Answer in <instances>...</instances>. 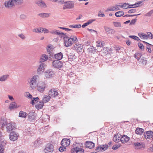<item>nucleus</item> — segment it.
I'll list each match as a JSON object with an SVG mask.
<instances>
[{"label": "nucleus", "mask_w": 153, "mask_h": 153, "mask_svg": "<svg viewBox=\"0 0 153 153\" xmlns=\"http://www.w3.org/2000/svg\"><path fill=\"white\" fill-rule=\"evenodd\" d=\"M94 21V20L92 19L89 20L87 22L83 24L82 26V27L83 28L85 27L93 22Z\"/></svg>", "instance_id": "ea45409f"}, {"label": "nucleus", "mask_w": 153, "mask_h": 153, "mask_svg": "<svg viewBox=\"0 0 153 153\" xmlns=\"http://www.w3.org/2000/svg\"><path fill=\"white\" fill-rule=\"evenodd\" d=\"M69 27L70 28H79L81 27V25L79 24L76 25H73L69 26Z\"/></svg>", "instance_id": "79ce46f5"}, {"label": "nucleus", "mask_w": 153, "mask_h": 153, "mask_svg": "<svg viewBox=\"0 0 153 153\" xmlns=\"http://www.w3.org/2000/svg\"><path fill=\"white\" fill-rule=\"evenodd\" d=\"M139 61L142 66L145 65L147 62L146 58L144 57H142L141 58L139 59Z\"/></svg>", "instance_id": "393cba45"}, {"label": "nucleus", "mask_w": 153, "mask_h": 153, "mask_svg": "<svg viewBox=\"0 0 153 153\" xmlns=\"http://www.w3.org/2000/svg\"><path fill=\"white\" fill-rule=\"evenodd\" d=\"M53 66L54 68H61L63 64L61 61L59 60H55L52 62Z\"/></svg>", "instance_id": "1a4fd4ad"}, {"label": "nucleus", "mask_w": 153, "mask_h": 153, "mask_svg": "<svg viewBox=\"0 0 153 153\" xmlns=\"http://www.w3.org/2000/svg\"><path fill=\"white\" fill-rule=\"evenodd\" d=\"M19 137V134L14 131L11 132L9 135L10 139L13 141L16 140L18 139Z\"/></svg>", "instance_id": "0eeeda50"}, {"label": "nucleus", "mask_w": 153, "mask_h": 153, "mask_svg": "<svg viewBox=\"0 0 153 153\" xmlns=\"http://www.w3.org/2000/svg\"><path fill=\"white\" fill-rule=\"evenodd\" d=\"M134 145L136 149H140L141 147V144L139 143H135L134 144Z\"/></svg>", "instance_id": "c03bdc74"}, {"label": "nucleus", "mask_w": 153, "mask_h": 153, "mask_svg": "<svg viewBox=\"0 0 153 153\" xmlns=\"http://www.w3.org/2000/svg\"><path fill=\"white\" fill-rule=\"evenodd\" d=\"M146 36H147V39H148V38H149L150 39H152L153 38V35L150 32H147Z\"/></svg>", "instance_id": "09e8293b"}, {"label": "nucleus", "mask_w": 153, "mask_h": 153, "mask_svg": "<svg viewBox=\"0 0 153 153\" xmlns=\"http://www.w3.org/2000/svg\"><path fill=\"white\" fill-rule=\"evenodd\" d=\"M42 27H40L39 28H36L33 29L32 30L33 31L36 33H42Z\"/></svg>", "instance_id": "de8ad7c7"}, {"label": "nucleus", "mask_w": 153, "mask_h": 153, "mask_svg": "<svg viewBox=\"0 0 153 153\" xmlns=\"http://www.w3.org/2000/svg\"><path fill=\"white\" fill-rule=\"evenodd\" d=\"M6 141L4 140L1 142V144H0V145H1V146H2L4 148V147L6 144Z\"/></svg>", "instance_id": "13d9d810"}, {"label": "nucleus", "mask_w": 153, "mask_h": 153, "mask_svg": "<svg viewBox=\"0 0 153 153\" xmlns=\"http://www.w3.org/2000/svg\"><path fill=\"white\" fill-rule=\"evenodd\" d=\"M42 33L44 32V33H46L49 32L48 30L45 28H43L42 27Z\"/></svg>", "instance_id": "0e129e2a"}, {"label": "nucleus", "mask_w": 153, "mask_h": 153, "mask_svg": "<svg viewBox=\"0 0 153 153\" xmlns=\"http://www.w3.org/2000/svg\"><path fill=\"white\" fill-rule=\"evenodd\" d=\"M88 51L91 53H94L96 52L97 49L95 48L93 46H91L89 48H88Z\"/></svg>", "instance_id": "58836bf2"}, {"label": "nucleus", "mask_w": 153, "mask_h": 153, "mask_svg": "<svg viewBox=\"0 0 153 153\" xmlns=\"http://www.w3.org/2000/svg\"><path fill=\"white\" fill-rule=\"evenodd\" d=\"M51 98V97L49 94L45 95L43 97L42 101L44 103H46L49 101Z\"/></svg>", "instance_id": "b1692460"}, {"label": "nucleus", "mask_w": 153, "mask_h": 153, "mask_svg": "<svg viewBox=\"0 0 153 153\" xmlns=\"http://www.w3.org/2000/svg\"><path fill=\"white\" fill-rule=\"evenodd\" d=\"M48 59V56L45 54L42 55L40 57L39 62H42L46 61Z\"/></svg>", "instance_id": "bb28decb"}, {"label": "nucleus", "mask_w": 153, "mask_h": 153, "mask_svg": "<svg viewBox=\"0 0 153 153\" xmlns=\"http://www.w3.org/2000/svg\"><path fill=\"white\" fill-rule=\"evenodd\" d=\"M19 107L17 106L16 103L15 102H12L10 104L9 108L10 110Z\"/></svg>", "instance_id": "c85d7f7f"}, {"label": "nucleus", "mask_w": 153, "mask_h": 153, "mask_svg": "<svg viewBox=\"0 0 153 153\" xmlns=\"http://www.w3.org/2000/svg\"><path fill=\"white\" fill-rule=\"evenodd\" d=\"M51 46L52 45H48L47 47V51L49 53L51 52Z\"/></svg>", "instance_id": "5fc2aeb1"}, {"label": "nucleus", "mask_w": 153, "mask_h": 153, "mask_svg": "<svg viewBox=\"0 0 153 153\" xmlns=\"http://www.w3.org/2000/svg\"><path fill=\"white\" fill-rule=\"evenodd\" d=\"M136 11V10L134 9H131L128 11L129 13H135Z\"/></svg>", "instance_id": "e2e57ef3"}, {"label": "nucleus", "mask_w": 153, "mask_h": 153, "mask_svg": "<svg viewBox=\"0 0 153 153\" xmlns=\"http://www.w3.org/2000/svg\"><path fill=\"white\" fill-rule=\"evenodd\" d=\"M58 35H59L60 37L63 38L64 40V39H66L67 37L68 36L66 35V34L62 32H59Z\"/></svg>", "instance_id": "c9c22d12"}, {"label": "nucleus", "mask_w": 153, "mask_h": 153, "mask_svg": "<svg viewBox=\"0 0 153 153\" xmlns=\"http://www.w3.org/2000/svg\"><path fill=\"white\" fill-rule=\"evenodd\" d=\"M18 36L22 39H24L25 38V36L22 33L18 35Z\"/></svg>", "instance_id": "69168bd1"}, {"label": "nucleus", "mask_w": 153, "mask_h": 153, "mask_svg": "<svg viewBox=\"0 0 153 153\" xmlns=\"http://www.w3.org/2000/svg\"><path fill=\"white\" fill-rule=\"evenodd\" d=\"M45 76L46 78H50L52 77L54 74L53 71L51 70H48L45 72Z\"/></svg>", "instance_id": "4468645a"}, {"label": "nucleus", "mask_w": 153, "mask_h": 153, "mask_svg": "<svg viewBox=\"0 0 153 153\" xmlns=\"http://www.w3.org/2000/svg\"><path fill=\"white\" fill-rule=\"evenodd\" d=\"M142 1L138 2L137 3H136L134 4L131 5H129L128 3H124L122 5H121L120 7L124 9H127V8H134L138 7L139 5L142 3Z\"/></svg>", "instance_id": "f03ea898"}, {"label": "nucleus", "mask_w": 153, "mask_h": 153, "mask_svg": "<svg viewBox=\"0 0 153 153\" xmlns=\"http://www.w3.org/2000/svg\"><path fill=\"white\" fill-rule=\"evenodd\" d=\"M135 131L136 134L140 135L143 133L144 130L143 128L138 127L136 129Z\"/></svg>", "instance_id": "7c9ffc66"}, {"label": "nucleus", "mask_w": 153, "mask_h": 153, "mask_svg": "<svg viewBox=\"0 0 153 153\" xmlns=\"http://www.w3.org/2000/svg\"><path fill=\"white\" fill-rule=\"evenodd\" d=\"M74 7V4L71 1L66 2L65 4L63 6V9L64 10L72 8Z\"/></svg>", "instance_id": "dca6fc26"}, {"label": "nucleus", "mask_w": 153, "mask_h": 153, "mask_svg": "<svg viewBox=\"0 0 153 153\" xmlns=\"http://www.w3.org/2000/svg\"><path fill=\"white\" fill-rule=\"evenodd\" d=\"M108 49L107 48H104L102 49L100 51V53L102 54V56L105 55L108 53Z\"/></svg>", "instance_id": "e433bc0d"}, {"label": "nucleus", "mask_w": 153, "mask_h": 153, "mask_svg": "<svg viewBox=\"0 0 153 153\" xmlns=\"http://www.w3.org/2000/svg\"><path fill=\"white\" fill-rule=\"evenodd\" d=\"M7 122V119L4 117H2L0 120V124L2 125V127L6 126Z\"/></svg>", "instance_id": "412c9836"}, {"label": "nucleus", "mask_w": 153, "mask_h": 153, "mask_svg": "<svg viewBox=\"0 0 153 153\" xmlns=\"http://www.w3.org/2000/svg\"><path fill=\"white\" fill-rule=\"evenodd\" d=\"M129 137L127 136L123 135L121 137V138L120 139V141L122 143H125L127 142L129 140Z\"/></svg>", "instance_id": "4be33fe9"}, {"label": "nucleus", "mask_w": 153, "mask_h": 153, "mask_svg": "<svg viewBox=\"0 0 153 153\" xmlns=\"http://www.w3.org/2000/svg\"><path fill=\"white\" fill-rule=\"evenodd\" d=\"M36 4L39 6L42 7H46L45 3L42 0H38L36 1Z\"/></svg>", "instance_id": "5701e85b"}, {"label": "nucleus", "mask_w": 153, "mask_h": 153, "mask_svg": "<svg viewBox=\"0 0 153 153\" xmlns=\"http://www.w3.org/2000/svg\"><path fill=\"white\" fill-rule=\"evenodd\" d=\"M115 27H121L122 26L120 23L118 22H115Z\"/></svg>", "instance_id": "052dcab7"}, {"label": "nucleus", "mask_w": 153, "mask_h": 153, "mask_svg": "<svg viewBox=\"0 0 153 153\" xmlns=\"http://www.w3.org/2000/svg\"><path fill=\"white\" fill-rule=\"evenodd\" d=\"M65 147L64 146H62L59 147V150L60 152H62L64 151H65L66 150Z\"/></svg>", "instance_id": "8fccbe9b"}, {"label": "nucleus", "mask_w": 153, "mask_h": 153, "mask_svg": "<svg viewBox=\"0 0 153 153\" xmlns=\"http://www.w3.org/2000/svg\"><path fill=\"white\" fill-rule=\"evenodd\" d=\"M32 100L30 102V103L32 104L33 105L34 102H38V101L39 100V99L38 97H33L32 98Z\"/></svg>", "instance_id": "49530a36"}, {"label": "nucleus", "mask_w": 153, "mask_h": 153, "mask_svg": "<svg viewBox=\"0 0 153 153\" xmlns=\"http://www.w3.org/2000/svg\"><path fill=\"white\" fill-rule=\"evenodd\" d=\"M142 54L140 53H136L134 55V57L137 59L138 61L141 58L142 56Z\"/></svg>", "instance_id": "a19ab883"}, {"label": "nucleus", "mask_w": 153, "mask_h": 153, "mask_svg": "<svg viewBox=\"0 0 153 153\" xmlns=\"http://www.w3.org/2000/svg\"><path fill=\"white\" fill-rule=\"evenodd\" d=\"M47 87L46 84L44 82H40L38 83L37 85V89L40 92L42 93L45 88Z\"/></svg>", "instance_id": "20e7f679"}, {"label": "nucleus", "mask_w": 153, "mask_h": 153, "mask_svg": "<svg viewBox=\"0 0 153 153\" xmlns=\"http://www.w3.org/2000/svg\"><path fill=\"white\" fill-rule=\"evenodd\" d=\"M108 147V146L107 144L100 145L97 146L96 149V151L98 152L101 151H105L106 150Z\"/></svg>", "instance_id": "9b49d317"}, {"label": "nucleus", "mask_w": 153, "mask_h": 153, "mask_svg": "<svg viewBox=\"0 0 153 153\" xmlns=\"http://www.w3.org/2000/svg\"><path fill=\"white\" fill-rule=\"evenodd\" d=\"M77 41V37L74 36H71L70 37L68 36L67 39H64L65 46L67 47L71 46L74 42L76 43Z\"/></svg>", "instance_id": "f257e3e1"}, {"label": "nucleus", "mask_w": 153, "mask_h": 153, "mask_svg": "<svg viewBox=\"0 0 153 153\" xmlns=\"http://www.w3.org/2000/svg\"><path fill=\"white\" fill-rule=\"evenodd\" d=\"M97 43V46L98 47H102L104 46V42L103 41H98Z\"/></svg>", "instance_id": "f704fd0d"}, {"label": "nucleus", "mask_w": 153, "mask_h": 153, "mask_svg": "<svg viewBox=\"0 0 153 153\" xmlns=\"http://www.w3.org/2000/svg\"><path fill=\"white\" fill-rule=\"evenodd\" d=\"M6 126L7 131L8 132L14 130L16 128V124L12 122L8 123Z\"/></svg>", "instance_id": "39448f33"}, {"label": "nucleus", "mask_w": 153, "mask_h": 153, "mask_svg": "<svg viewBox=\"0 0 153 153\" xmlns=\"http://www.w3.org/2000/svg\"><path fill=\"white\" fill-rule=\"evenodd\" d=\"M19 0H9V1H6L5 6L6 7L11 8L12 7L14 4L17 2Z\"/></svg>", "instance_id": "f8f14e48"}, {"label": "nucleus", "mask_w": 153, "mask_h": 153, "mask_svg": "<svg viewBox=\"0 0 153 153\" xmlns=\"http://www.w3.org/2000/svg\"><path fill=\"white\" fill-rule=\"evenodd\" d=\"M39 78L38 75H35L34 76L30 79V87L33 89L34 88L36 85L37 80Z\"/></svg>", "instance_id": "7ed1b4c3"}, {"label": "nucleus", "mask_w": 153, "mask_h": 153, "mask_svg": "<svg viewBox=\"0 0 153 153\" xmlns=\"http://www.w3.org/2000/svg\"><path fill=\"white\" fill-rule=\"evenodd\" d=\"M59 31L58 30H52L51 31L49 32L52 34H57V35H58V33H59Z\"/></svg>", "instance_id": "603ef678"}, {"label": "nucleus", "mask_w": 153, "mask_h": 153, "mask_svg": "<svg viewBox=\"0 0 153 153\" xmlns=\"http://www.w3.org/2000/svg\"><path fill=\"white\" fill-rule=\"evenodd\" d=\"M28 117V121L30 122H33L35 120L36 116L34 112H30L27 114Z\"/></svg>", "instance_id": "ddd939ff"}, {"label": "nucleus", "mask_w": 153, "mask_h": 153, "mask_svg": "<svg viewBox=\"0 0 153 153\" xmlns=\"http://www.w3.org/2000/svg\"><path fill=\"white\" fill-rule=\"evenodd\" d=\"M136 22V19H134L131 20V22H130V25H134L135 23Z\"/></svg>", "instance_id": "338daca9"}, {"label": "nucleus", "mask_w": 153, "mask_h": 153, "mask_svg": "<svg viewBox=\"0 0 153 153\" xmlns=\"http://www.w3.org/2000/svg\"><path fill=\"white\" fill-rule=\"evenodd\" d=\"M104 28L105 31L108 33H112V32L113 31V30H112V29L106 26L104 27Z\"/></svg>", "instance_id": "37998d69"}, {"label": "nucleus", "mask_w": 153, "mask_h": 153, "mask_svg": "<svg viewBox=\"0 0 153 153\" xmlns=\"http://www.w3.org/2000/svg\"><path fill=\"white\" fill-rule=\"evenodd\" d=\"M26 96L28 98H30L31 99H32V98H33L32 95L30 94L28 92H27L26 93Z\"/></svg>", "instance_id": "680f3d73"}, {"label": "nucleus", "mask_w": 153, "mask_h": 153, "mask_svg": "<svg viewBox=\"0 0 153 153\" xmlns=\"http://www.w3.org/2000/svg\"><path fill=\"white\" fill-rule=\"evenodd\" d=\"M76 56L70 53L68 55V57L69 61L72 62L76 59Z\"/></svg>", "instance_id": "c756f323"}, {"label": "nucleus", "mask_w": 153, "mask_h": 153, "mask_svg": "<svg viewBox=\"0 0 153 153\" xmlns=\"http://www.w3.org/2000/svg\"><path fill=\"white\" fill-rule=\"evenodd\" d=\"M95 146L94 143L91 141H86L85 144V146L86 148H88L90 149L93 148Z\"/></svg>", "instance_id": "a211bd4d"}, {"label": "nucleus", "mask_w": 153, "mask_h": 153, "mask_svg": "<svg viewBox=\"0 0 153 153\" xmlns=\"http://www.w3.org/2000/svg\"><path fill=\"white\" fill-rule=\"evenodd\" d=\"M54 1L60 4H63L65 3L64 0H54Z\"/></svg>", "instance_id": "864d4df0"}, {"label": "nucleus", "mask_w": 153, "mask_h": 153, "mask_svg": "<svg viewBox=\"0 0 153 153\" xmlns=\"http://www.w3.org/2000/svg\"><path fill=\"white\" fill-rule=\"evenodd\" d=\"M58 90L55 89H51L49 91V96L51 97H55L59 95Z\"/></svg>", "instance_id": "9d476101"}, {"label": "nucleus", "mask_w": 153, "mask_h": 153, "mask_svg": "<svg viewBox=\"0 0 153 153\" xmlns=\"http://www.w3.org/2000/svg\"><path fill=\"white\" fill-rule=\"evenodd\" d=\"M105 15L101 12V11H99L98 14V16L99 17H104L105 16Z\"/></svg>", "instance_id": "bf43d9fd"}, {"label": "nucleus", "mask_w": 153, "mask_h": 153, "mask_svg": "<svg viewBox=\"0 0 153 153\" xmlns=\"http://www.w3.org/2000/svg\"><path fill=\"white\" fill-rule=\"evenodd\" d=\"M27 114L25 112L21 111L19 114V117H21L25 118L26 117Z\"/></svg>", "instance_id": "4c0bfd02"}, {"label": "nucleus", "mask_w": 153, "mask_h": 153, "mask_svg": "<svg viewBox=\"0 0 153 153\" xmlns=\"http://www.w3.org/2000/svg\"><path fill=\"white\" fill-rule=\"evenodd\" d=\"M4 149L2 146L0 145V153H4Z\"/></svg>", "instance_id": "774afa93"}, {"label": "nucleus", "mask_w": 153, "mask_h": 153, "mask_svg": "<svg viewBox=\"0 0 153 153\" xmlns=\"http://www.w3.org/2000/svg\"><path fill=\"white\" fill-rule=\"evenodd\" d=\"M39 66L38 68L37 69V72L38 74H40L41 72H43L44 70V67L45 65L44 63H42Z\"/></svg>", "instance_id": "aec40b11"}, {"label": "nucleus", "mask_w": 153, "mask_h": 153, "mask_svg": "<svg viewBox=\"0 0 153 153\" xmlns=\"http://www.w3.org/2000/svg\"><path fill=\"white\" fill-rule=\"evenodd\" d=\"M82 48L81 45L76 44L74 45L73 49L76 50L77 52H80L82 51Z\"/></svg>", "instance_id": "6ab92c4d"}, {"label": "nucleus", "mask_w": 153, "mask_h": 153, "mask_svg": "<svg viewBox=\"0 0 153 153\" xmlns=\"http://www.w3.org/2000/svg\"><path fill=\"white\" fill-rule=\"evenodd\" d=\"M138 35L141 39H147V36H146V34H144L142 33H138Z\"/></svg>", "instance_id": "72a5a7b5"}, {"label": "nucleus", "mask_w": 153, "mask_h": 153, "mask_svg": "<svg viewBox=\"0 0 153 153\" xmlns=\"http://www.w3.org/2000/svg\"><path fill=\"white\" fill-rule=\"evenodd\" d=\"M115 10V7H110L109 8H107L105 10L106 12H108V11H114Z\"/></svg>", "instance_id": "4d7b16f0"}, {"label": "nucleus", "mask_w": 153, "mask_h": 153, "mask_svg": "<svg viewBox=\"0 0 153 153\" xmlns=\"http://www.w3.org/2000/svg\"><path fill=\"white\" fill-rule=\"evenodd\" d=\"M124 14V12L123 11H118L115 13V16L117 17H120Z\"/></svg>", "instance_id": "a18cd8bd"}, {"label": "nucleus", "mask_w": 153, "mask_h": 153, "mask_svg": "<svg viewBox=\"0 0 153 153\" xmlns=\"http://www.w3.org/2000/svg\"><path fill=\"white\" fill-rule=\"evenodd\" d=\"M53 151V146L51 143H48L44 150V151L46 153H52Z\"/></svg>", "instance_id": "6e6552de"}, {"label": "nucleus", "mask_w": 153, "mask_h": 153, "mask_svg": "<svg viewBox=\"0 0 153 153\" xmlns=\"http://www.w3.org/2000/svg\"><path fill=\"white\" fill-rule=\"evenodd\" d=\"M70 143V140L69 139H63L61 142V144L62 146H64L66 147L68 146Z\"/></svg>", "instance_id": "2eb2a0df"}, {"label": "nucleus", "mask_w": 153, "mask_h": 153, "mask_svg": "<svg viewBox=\"0 0 153 153\" xmlns=\"http://www.w3.org/2000/svg\"><path fill=\"white\" fill-rule=\"evenodd\" d=\"M153 13V10H152L148 13H146L145 14V16H151L152 14Z\"/></svg>", "instance_id": "6e6d98bb"}, {"label": "nucleus", "mask_w": 153, "mask_h": 153, "mask_svg": "<svg viewBox=\"0 0 153 153\" xmlns=\"http://www.w3.org/2000/svg\"><path fill=\"white\" fill-rule=\"evenodd\" d=\"M63 56L62 53L61 52L59 53L54 55V57L56 59V60L59 61L62 59Z\"/></svg>", "instance_id": "a878e982"}, {"label": "nucleus", "mask_w": 153, "mask_h": 153, "mask_svg": "<svg viewBox=\"0 0 153 153\" xmlns=\"http://www.w3.org/2000/svg\"><path fill=\"white\" fill-rule=\"evenodd\" d=\"M138 45L139 48L142 50H144V48L143 44L140 42H139L138 43Z\"/></svg>", "instance_id": "3c124183"}, {"label": "nucleus", "mask_w": 153, "mask_h": 153, "mask_svg": "<svg viewBox=\"0 0 153 153\" xmlns=\"http://www.w3.org/2000/svg\"><path fill=\"white\" fill-rule=\"evenodd\" d=\"M9 75L5 74L1 76L0 77V82H5L7 80L9 77Z\"/></svg>", "instance_id": "cd10ccee"}, {"label": "nucleus", "mask_w": 153, "mask_h": 153, "mask_svg": "<svg viewBox=\"0 0 153 153\" xmlns=\"http://www.w3.org/2000/svg\"><path fill=\"white\" fill-rule=\"evenodd\" d=\"M51 15L50 13H39L38 14V16L42 18L48 17L50 16Z\"/></svg>", "instance_id": "473e14b6"}, {"label": "nucleus", "mask_w": 153, "mask_h": 153, "mask_svg": "<svg viewBox=\"0 0 153 153\" xmlns=\"http://www.w3.org/2000/svg\"><path fill=\"white\" fill-rule=\"evenodd\" d=\"M144 136L146 139H150L153 137V132L152 131H149L145 132Z\"/></svg>", "instance_id": "f3484780"}, {"label": "nucleus", "mask_w": 153, "mask_h": 153, "mask_svg": "<svg viewBox=\"0 0 153 153\" xmlns=\"http://www.w3.org/2000/svg\"><path fill=\"white\" fill-rule=\"evenodd\" d=\"M37 103L35 105V107L37 109L42 108L44 105V103L42 101L37 102Z\"/></svg>", "instance_id": "2f4dec72"}, {"label": "nucleus", "mask_w": 153, "mask_h": 153, "mask_svg": "<svg viewBox=\"0 0 153 153\" xmlns=\"http://www.w3.org/2000/svg\"><path fill=\"white\" fill-rule=\"evenodd\" d=\"M77 146L72 149L71 150V153H83L84 149L79 146H78V144L77 143Z\"/></svg>", "instance_id": "423d86ee"}]
</instances>
